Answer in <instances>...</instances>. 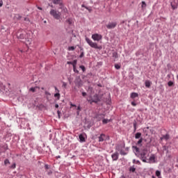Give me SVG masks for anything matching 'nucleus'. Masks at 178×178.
Masks as SVG:
<instances>
[{"mask_svg": "<svg viewBox=\"0 0 178 178\" xmlns=\"http://www.w3.org/2000/svg\"><path fill=\"white\" fill-rule=\"evenodd\" d=\"M140 158H141V160L145 163H147V161L148 160V158H149V152H148V150L147 149H143L140 152Z\"/></svg>", "mask_w": 178, "mask_h": 178, "instance_id": "obj_1", "label": "nucleus"}, {"mask_svg": "<svg viewBox=\"0 0 178 178\" xmlns=\"http://www.w3.org/2000/svg\"><path fill=\"white\" fill-rule=\"evenodd\" d=\"M86 41L91 48H94L95 49H102V46H98L97 42H92L90 38H86Z\"/></svg>", "mask_w": 178, "mask_h": 178, "instance_id": "obj_2", "label": "nucleus"}, {"mask_svg": "<svg viewBox=\"0 0 178 178\" xmlns=\"http://www.w3.org/2000/svg\"><path fill=\"white\" fill-rule=\"evenodd\" d=\"M49 13L51 16L54 17V19H56V20H59V19H60V17L62 16V13L55 9H51Z\"/></svg>", "mask_w": 178, "mask_h": 178, "instance_id": "obj_3", "label": "nucleus"}, {"mask_svg": "<svg viewBox=\"0 0 178 178\" xmlns=\"http://www.w3.org/2000/svg\"><path fill=\"white\" fill-rule=\"evenodd\" d=\"M88 101L90 104H98V102H99V96H98V95H94L93 97H90V99H88Z\"/></svg>", "mask_w": 178, "mask_h": 178, "instance_id": "obj_4", "label": "nucleus"}, {"mask_svg": "<svg viewBox=\"0 0 178 178\" xmlns=\"http://www.w3.org/2000/svg\"><path fill=\"white\" fill-rule=\"evenodd\" d=\"M92 40L93 41H101V40H102V35L98 33L92 34Z\"/></svg>", "mask_w": 178, "mask_h": 178, "instance_id": "obj_5", "label": "nucleus"}, {"mask_svg": "<svg viewBox=\"0 0 178 178\" xmlns=\"http://www.w3.org/2000/svg\"><path fill=\"white\" fill-rule=\"evenodd\" d=\"M146 163H155V154H152L149 159H147Z\"/></svg>", "mask_w": 178, "mask_h": 178, "instance_id": "obj_6", "label": "nucleus"}, {"mask_svg": "<svg viewBox=\"0 0 178 178\" xmlns=\"http://www.w3.org/2000/svg\"><path fill=\"white\" fill-rule=\"evenodd\" d=\"M116 26H118V24L116 22H111L106 25V27L108 29H115V27H116Z\"/></svg>", "mask_w": 178, "mask_h": 178, "instance_id": "obj_7", "label": "nucleus"}, {"mask_svg": "<svg viewBox=\"0 0 178 178\" xmlns=\"http://www.w3.org/2000/svg\"><path fill=\"white\" fill-rule=\"evenodd\" d=\"M111 158L113 161H118L119 159V153L118 152H115L111 155Z\"/></svg>", "mask_w": 178, "mask_h": 178, "instance_id": "obj_8", "label": "nucleus"}, {"mask_svg": "<svg viewBox=\"0 0 178 178\" xmlns=\"http://www.w3.org/2000/svg\"><path fill=\"white\" fill-rule=\"evenodd\" d=\"M171 6H172V8L173 10L175 9H177V6H178V1H172L171 2Z\"/></svg>", "mask_w": 178, "mask_h": 178, "instance_id": "obj_9", "label": "nucleus"}, {"mask_svg": "<svg viewBox=\"0 0 178 178\" xmlns=\"http://www.w3.org/2000/svg\"><path fill=\"white\" fill-rule=\"evenodd\" d=\"M106 136L104 134H102L99 136V143H102V141H105V138H106Z\"/></svg>", "mask_w": 178, "mask_h": 178, "instance_id": "obj_10", "label": "nucleus"}, {"mask_svg": "<svg viewBox=\"0 0 178 178\" xmlns=\"http://www.w3.org/2000/svg\"><path fill=\"white\" fill-rule=\"evenodd\" d=\"M37 90H40V87L38 86H35V87H32L29 89V91L31 92H36Z\"/></svg>", "mask_w": 178, "mask_h": 178, "instance_id": "obj_11", "label": "nucleus"}, {"mask_svg": "<svg viewBox=\"0 0 178 178\" xmlns=\"http://www.w3.org/2000/svg\"><path fill=\"white\" fill-rule=\"evenodd\" d=\"M104 118H105V114H97L96 116V118L97 119V120H101L102 119H104Z\"/></svg>", "mask_w": 178, "mask_h": 178, "instance_id": "obj_12", "label": "nucleus"}, {"mask_svg": "<svg viewBox=\"0 0 178 178\" xmlns=\"http://www.w3.org/2000/svg\"><path fill=\"white\" fill-rule=\"evenodd\" d=\"M79 138L81 143L86 142V138H84V136H83V134H80L79 136Z\"/></svg>", "mask_w": 178, "mask_h": 178, "instance_id": "obj_13", "label": "nucleus"}, {"mask_svg": "<svg viewBox=\"0 0 178 178\" xmlns=\"http://www.w3.org/2000/svg\"><path fill=\"white\" fill-rule=\"evenodd\" d=\"M151 84H152V83H151L149 81H145V86L147 87V88H149V87H151Z\"/></svg>", "mask_w": 178, "mask_h": 178, "instance_id": "obj_14", "label": "nucleus"}, {"mask_svg": "<svg viewBox=\"0 0 178 178\" xmlns=\"http://www.w3.org/2000/svg\"><path fill=\"white\" fill-rule=\"evenodd\" d=\"M53 3L55 5H62V0H54Z\"/></svg>", "mask_w": 178, "mask_h": 178, "instance_id": "obj_15", "label": "nucleus"}, {"mask_svg": "<svg viewBox=\"0 0 178 178\" xmlns=\"http://www.w3.org/2000/svg\"><path fill=\"white\" fill-rule=\"evenodd\" d=\"M138 97V93H136V92H132L131 94V98L132 99H134V98H137Z\"/></svg>", "mask_w": 178, "mask_h": 178, "instance_id": "obj_16", "label": "nucleus"}, {"mask_svg": "<svg viewBox=\"0 0 178 178\" xmlns=\"http://www.w3.org/2000/svg\"><path fill=\"white\" fill-rule=\"evenodd\" d=\"M169 138H170V136H169V134H165L164 136H163V137L161 138V140H169Z\"/></svg>", "mask_w": 178, "mask_h": 178, "instance_id": "obj_17", "label": "nucleus"}, {"mask_svg": "<svg viewBox=\"0 0 178 178\" xmlns=\"http://www.w3.org/2000/svg\"><path fill=\"white\" fill-rule=\"evenodd\" d=\"M44 94L46 95V98L47 100H49V97H51V93L48 91H45Z\"/></svg>", "mask_w": 178, "mask_h": 178, "instance_id": "obj_18", "label": "nucleus"}, {"mask_svg": "<svg viewBox=\"0 0 178 178\" xmlns=\"http://www.w3.org/2000/svg\"><path fill=\"white\" fill-rule=\"evenodd\" d=\"M76 65H77V60H75L72 63V66H73L74 72H76Z\"/></svg>", "mask_w": 178, "mask_h": 178, "instance_id": "obj_19", "label": "nucleus"}, {"mask_svg": "<svg viewBox=\"0 0 178 178\" xmlns=\"http://www.w3.org/2000/svg\"><path fill=\"white\" fill-rule=\"evenodd\" d=\"M140 138H141V133H140V132L136 133L135 135V138L138 139Z\"/></svg>", "mask_w": 178, "mask_h": 178, "instance_id": "obj_20", "label": "nucleus"}, {"mask_svg": "<svg viewBox=\"0 0 178 178\" xmlns=\"http://www.w3.org/2000/svg\"><path fill=\"white\" fill-rule=\"evenodd\" d=\"M17 38H19L20 40L24 39V34L21 33L19 35H17Z\"/></svg>", "mask_w": 178, "mask_h": 178, "instance_id": "obj_21", "label": "nucleus"}, {"mask_svg": "<svg viewBox=\"0 0 178 178\" xmlns=\"http://www.w3.org/2000/svg\"><path fill=\"white\" fill-rule=\"evenodd\" d=\"M109 122H111V120H108V119H104L102 120V122L104 124H106L107 123H109Z\"/></svg>", "mask_w": 178, "mask_h": 178, "instance_id": "obj_22", "label": "nucleus"}, {"mask_svg": "<svg viewBox=\"0 0 178 178\" xmlns=\"http://www.w3.org/2000/svg\"><path fill=\"white\" fill-rule=\"evenodd\" d=\"M72 22L73 20L70 18L66 20V23H67V24H72Z\"/></svg>", "mask_w": 178, "mask_h": 178, "instance_id": "obj_23", "label": "nucleus"}, {"mask_svg": "<svg viewBox=\"0 0 178 178\" xmlns=\"http://www.w3.org/2000/svg\"><path fill=\"white\" fill-rule=\"evenodd\" d=\"M129 171L131 172L132 173H134V172H136V168L131 167Z\"/></svg>", "mask_w": 178, "mask_h": 178, "instance_id": "obj_24", "label": "nucleus"}, {"mask_svg": "<svg viewBox=\"0 0 178 178\" xmlns=\"http://www.w3.org/2000/svg\"><path fill=\"white\" fill-rule=\"evenodd\" d=\"M156 176L157 177H161V171L156 170Z\"/></svg>", "mask_w": 178, "mask_h": 178, "instance_id": "obj_25", "label": "nucleus"}, {"mask_svg": "<svg viewBox=\"0 0 178 178\" xmlns=\"http://www.w3.org/2000/svg\"><path fill=\"white\" fill-rule=\"evenodd\" d=\"M54 97H55L56 98H58V99H60V94H59V93H56V94H54Z\"/></svg>", "mask_w": 178, "mask_h": 178, "instance_id": "obj_26", "label": "nucleus"}, {"mask_svg": "<svg viewBox=\"0 0 178 178\" xmlns=\"http://www.w3.org/2000/svg\"><path fill=\"white\" fill-rule=\"evenodd\" d=\"M173 81H168V86H169V87H172V86H173Z\"/></svg>", "mask_w": 178, "mask_h": 178, "instance_id": "obj_27", "label": "nucleus"}, {"mask_svg": "<svg viewBox=\"0 0 178 178\" xmlns=\"http://www.w3.org/2000/svg\"><path fill=\"white\" fill-rule=\"evenodd\" d=\"M74 49H76V48L73 46L68 47L69 51H74Z\"/></svg>", "mask_w": 178, "mask_h": 178, "instance_id": "obj_28", "label": "nucleus"}, {"mask_svg": "<svg viewBox=\"0 0 178 178\" xmlns=\"http://www.w3.org/2000/svg\"><path fill=\"white\" fill-rule=\"evenodd\" d=\"M134 131H136V130H137V122H134Z\"/></svg>", "mask_w": 178, "mask_h": 178, "instance_id": "obj_29", "label": "nucleus"}, {"mask_svg": "<svg viewBox=\"0 0 178 178\" xmlns=\"http://www.w3.org/2000/svg\"><path fill=\"white\" fill-rule=\"evenodd\" d=\"M79 67L83 72H86V67L84 65H81Z\"/></svg>", "mask_w": 178, "mask_h": 178, "instance_id": "obj_30", "label": "nucleus"}, {"mask_svg": "<svg viewBox=\"0 0 178 178\" xmlns=\"http://www.w3.org/2000/svg\"><path fill=\"white\" fill-rule=\"evenodd\" d=\"M115 67L117 69V70H119V69H120V65L119 64H115Z\"/></svg>", "mask_w": 178, "mask_h": 178, "instance_id": "obj_31", "label": "nucleus"}, {"mask_svg": "<svg viewBox=\"0 0 178 178\" xmlns=\"http://www.w3.org/2000/svg\"><path fill=\"white\" fill-rule=\"evenodd\" d=\"M145 6H147L145 1H142V8H145Z\"/></svg>", "mask_w": 178, "mask_h": 178, "instance_id": "obj_32", "label": "nucleus"}, {"mask_svg": "<svg viewBox=\"0 0 178 178\" xmlns=\"http://www.w3.org/2000/svg\"><path fill=\"white\" fill-rule=\"evenodd\" d=\"M8 163H10V162H9V160L8 159H6L4 161V165H8Z\"/></svg>", "mask_w": 178, "mask_h": 178, "instance_id": "obj_33", "label": "nucleus"}, {"mask_svg": "<svg viewBox=\"0 0 178 178\" xmlns=\"http://www.w3.org/2000/svg\"><path fill=\"white\" fill-rule=\"evenodd\" d=\"M11 169H15L16 168V163H13L12 165H11Z\"/></svg>", "mask_w": 178, "mask_h": 178, "instance_id": "obj_34", "label": "nucleus"}, {"mask_svg": "<svg viewBox=\"0 0 178 178\" xmlns=\"http://www.w3.org/2000/svg\"><path fill=\"white\" fill-rule=\"evenodd\" d=\"M44 169H46V170H48V169H49V166L47 164H45Z\"/></svg>", "mask_w": 178, "mask_h": 178, "instance_id": "obj_35", "label": "nucleus"}, {"mask_svg": "<svg viewBox=\"0 0 178 178\" xmlns=\"http://www.w3.org/2000/svg\"><path fill=\"white\" fill-rule=\"evenodd\" d=\"M63 10L65 13H67V8H63Z\"/></svg>", "mask_w": 178, "mask_h": 178, "instance_id": "obj_36", "label": "nucleus"}, {"mask_svg": "<svg viewBox=\"0 0 178 178\" xmlns=\"http://www.w3.org/2000/svg\"><path fill=\"white\" fill-rule=\"evenodd\" d=\"M131 104L132 105V106H137V104H136V102H132L131 103Z\"/></svg>", "mask_w": 178, "mask_h": 178, "instance_id": "obj_37", "label": "nucleus"}, {"mask_svg": "<svg viewBox=\"0 0 178 178\" xmlns=\"http://www.w3.org/2000/svg\"><path fill=\"white\" fill-rule=\"evenodd\" d=\"M82 8H85L86 9H87L88 10H89V12H91L90 9H88L87 7H86V6L82 5Z\"/></svg>", "mask_w": 178, "mask_h": 178, "instance_id": "obj_38", "label": "nucleus"}, {"mask_svg": "<svg viewBox=\"0 0 178 178\" xmlns=\"http://www.w3.org/2000/svg\"><path fill=\"white\" fill-rule=\"evenodd\" d=\"M141 143H143V138H140V139L138 141V144L140 145V144H141Z\"/></svg>", "mask_w": 178, "mask_h": 178, "instance_id": "obj_39", "label": "nucleus"}, {"mask_svg": "<svg viewBox=\"0 0 178 178\" xmlns=\"http://www.w3.org/2000/svg\"><path fill=\"white\" fill-rule=\"evenodd\" d=\"M3 5V1H2V0L0 1V8L2 7V6Z\"/></svg>", "mask_w": 178, "mask_h": 178, "instance_id": "obj_40", "label": "nucleus"}, {"mask_svg": "<svg viewBox=\"0 0 178 178\" xmlns=\"http://www.w3.org/2000/svg\"><path fill=\"white\" fill-rule=\"evenodd\" d=\"M83 56H84V52H82L79 58H83Z\"/></svg>", "mask_w": 178, "mask_h": 178, "instance_id": "obj_41", "label": "nucleus"}, {"mask_svg": "<svg viewBox=\"0 0 178 178\" xmlns=\"http://www.w3.org/2000/svg\"><path fill=\"white\" fill-rule=\"evenodd\" d=\"M82 95L83 97H86V95H87V93L86 92H83Z\"/></svg>", "mask_w": 178, "mask_h": 178, "instance_id": "obj_42", "label": "nucleus"}, {"mask_svg": "<svg viewBox=\"0 0 178 178\" xmlns=\"http://www.w3.org/2000/svg\"><path fill=\"white\" fill-rule=\"evenodd\" d=\"M120 154H121V155H126V153H124L123 151H120Z\"/></svg>", "mask_w": 178, "mask_h": 178, "instance_id": "obj_43", "label": "nucleus"}, {"mask_svg": "<svg viewBox=\"0 0 178 178\" xmlns=\"http://www.w3.org/2000/svg\"><path fill=\"white\" fill-rule=\"evenodd\" d=\"M77 111H81V108L80 107V106L77 107Z\"/></svg>", "mask_w": 178, "mask_h": 178, "instance_id": "obj_44", "label": "nucleus"}, {"mask_svg": "<svg viewBox=\"0 0 178 178\" xmlns=\"http://www.w3.org/2000/svg\"><path fill=\"white\" fill-rule=\"evenodd\" d=\"M75 73H79V70H77L76 69V66H75V71H74Z\"/></svg>", "mask_w": 178, "mask_h": 178, "instance_id": "obj_45", "label": "nucleus"}, {"mask_svg": "<svg viewBox=\"0 0 178 178\" xmlns=\"http://www.w3.org/2000/svg\"><path fill=\"white\" fill-rule=\"evenodd\" d=\"M38 9H39L40 10H42V8L41 7H38Z\"/></svg>", "mask_w": 178, "mask_h": 178, "instance_id": "obj_46", "label": "nucleus"}, {"mask_svg": "<svg viewBox=\"0 0 178 178\" xmlns=\"http://www.w3.org/2000/svg\"><path fill=\"white\" fill-rule=\"evenodd\" d=\"M55 108H59V105L58 104H56L55 105Z\"/></svg>", "mask_w": 178, "mask_h": 178, "instance_id": "obj_47", "label": "nucleus"}, {"mask_svg": "<svg viewBox=\"0 0 178 178\" xmlns=\"http://www.w3.org/2000/svg\"><path fill=\"white\" fill-rule=\"evenodd\" d=\"M63 86L64 87H66V86H67L66 83H63Z\"/></svg>", "mask_w": 178, "mask_h": 178, "instance_id": "obj_48", "label": "nucleus"}, {"mask_svg": "<svg viewBox=\"0 0 178 178\" xmlns=\"http://www.w3.org/2000/svg\"><path fill=\"white\" fill-rule=\"evenodd\" d=\"M71 106H76V104H71Z\"/></svg>", "mask_w": 178, "mask_h": 178, "instance_id": "obj_49", "label": "nucleus"}, {"mask_svg": "<svg viewBox=\"0 0 178 178\" xmlns=\"http://www.w3.org/2000/svg\"><path fill=\"white\" fill-rule=\"evenodd\" d=\"M57 113H58V115H59V113H60V111H58Z\"/></svg>", "mask_w": 178, "mask_h": 178, "instance_id": "obj_50", "label": "nucleus"}, {"mask_svg": "<svg viewBox=\"0 0 178 178\" xmlns=\"http://www.w3.org/2000/svg\"><path fill=\"white\" fill-rule=\"evenodd\" d=\"M136 151H138V148L136 147Z\"/></svg>", "mask_w": 178, "mask_h": 178, "instance_id": "obj_51", "label": "nucleus"}, {"mask_svg": "<svg viewBox=\"0 0 178 178\" xmlns=\"http://www.w3.org/2000/svg\"><path fill=\"white\" fill-rule=\"evenodd\" d=\"M57 158H60V156H58Z\"/></svg>", "mask_w": 178, "mask_h": 178, "instance_id": "obj_52", "label": "nucleus"}, {"mask_svg": "<svg viewBox=\"0 0 178 178\" xmlns=\"http://www.w3.org/2000/svg\"><path fill=\"white\" fill-rule=\"evenodd\" d=\"M79 111H77V115H79Z\"/></svg>", "mask_w": 178, "mask_h": 178, "instance_id": "obj_53", "label": "nucleus"}, {"mask_svg": "<svg viewBox=\"0 0 178 178\" xmlns=\"http://www.w3.org/2000/svg\"><path fill=\"white\" fill-rule=\"evenodd\" d=\"M55 90H58V88H55Z\"/></svg>", "mask_w": 178, "mask_h": 178, "instance_id": "obj_54", "label": "nucleus"}, {"mask_svg": "<svg viewBox=\"0 0 178 178\" xmlns=\"http://www.w3.org/2000/svg\"><path fill=\"white\" fill-rule=\"evenodd\" d=\"M42 90H44V88H41Z\"/></svg>", "mask_w": 178, "mask_h": 178, "instance_id": "obj_55", "label": "nucleus"}, {"mask_svg": "<svg viewBox=\"0 0 178 178\" xmlns=\"http://www.w3.org/2000/svg\"><path fill=\"white\" fill-rule=\"evenodd\" d=\"M134 162H136V160H134Z\"/></svg>", "mask_w": 178, "mask_h": 178, "instance_id": "obj_56", "label": "nucleus"}, {"mask_svg": "<svg viewBox=\"0 0 178 178\" xmlns=\"http://www.w3.org/2000/svg\"><path fill=\"white\" fill-rule=\"evenodd\" d=\"M152 178H155V177L153 176Z\"/></svg>", "mask_w": 178, "mask_h": 178, "instance_id": "obj_57", "label": "nucleus"}]
</instances>
